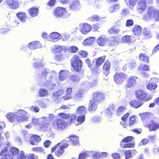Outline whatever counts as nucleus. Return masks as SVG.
<instances>
[{
	"instance_id": "1",
	"label": "nucleus",
	"mask_w": 159,
	"mask_h": 159,
	"mask_svg": "<svg viewBox=\"0 0 159 159\" xmlns=\"http://www.w3.org/2000/svg\"><path fill=\"white\" fill-rule=\"evenodd\" d=\"M142 121L146 124V127L150 131H155L159 129V119L150 112H145L139 114Z\"/></svg>"
},
{
	"instance_id": "2",
	"label": "nucleus",
	"mask_w": 159,
	"mask_h": 159,
	"mask_svg": "<svg viewBox=\"0 0 159 159\" xmlns=\"http://www.w3.org/2000/svg\"><path fill=\"white\" fill-rule=\"evenodd\" d=\"M68 142L67 141H62L57 143L52 147L51 152H55V154L57 157H62L65 152V149L67 148L70 145Z\"/></svg>"
},
{
	"instance_id": "3",
	"label": "nucleus",
	"mask_w": 159,
	"mask_h": 159,
	"mask_svg": "<svg viewBox=\"0 0 159 159\" xmlns=\"http://www.w3.org/2000/svg\"><path fill=\"white\" fill-rule=\"evenodd\" d=\"M143 18L146 20L154 19L155 21H159V10L151 6L147 9V13L144 15Z\"/></svg>"
},
{
	"instance_id": "4",
	"label": "nucleus",
	"mask_w": 159,
	"mask_h": 159,
	"mask_svg": "<svg viewBox=\"0 0 159 159\" xmlns=\"http://www.w3.org/2000/svg\"><path fill=\"white\" fill-rule=\"evenodd\" d=\"M71 70L73 71L80 72L81 70L83 62L80 57L74 55L70 60Z\"/></svg>"
},
{
	"instance_id": "5",
	"label": "nucleus",
	"mask_w": 159,
	"mask_h": 159,
	"mask_svg": "<svg viewBox=\"0 0 159 159\" xmlns=\"http://www.w3.org/2000/svg\"><path fill=\"white\" fill-rule=\"evenodd\" d=\"M135 96L138 99L142 101L143 102L151 100L153 98L152 95L148 94L142 89L135 91Z\"/></svg>"
},
{
	"instance_id": "6",
	"label": "nucleus",
	"mask_w": 159,
	"mask_h": 159,
	"mask_svg": "<svg viewBox=\"0 0 159 159\" xmlns=\"http://www.w3.org/2000/svg\"><path fill=\"white\" fill-rule=\"evenodd\" d=\"M134 137L131 136H128L124 138L120 143V145L122 148H132L135 146V143H128L132 142Z\"/></svg>"
},
{
	"instance_id": "7",
	"label": "nucleus",
	"mask_w": 159,
	"mask_h": 159,
	"mask_svg": "<svg viewBox=\"0 0 159 159\" xmlns=\"http://www.w3.org/2000/svg\"><path fill=\"white\" fill-rule=\"evenodd\" d=\"M67 126V124L65 121L60 118L56 119L53 123V127L55 129L62 130Z\"/></svg>"
},
{
	"instance_id": "8",
	"label": "nucleus",
	"mask_w": 159,
	"mask_h": 159,
	"mask_svg": "<svg viewBox=\"0 0 159 159\" xmlns=\"http://www.w3.org/2000/svg\"><path fill=\"white\" fill-rule=\"evenodd\" d=\"M127 75L122 72L116 73L113 76L114 81L117 84H120L126 79Z\"/></svg>"
},
{
	"instance_id": "9",
	"label": "nucleus",
	"mask_w": 159,
	"mask_h": 159,
	"mask_svg": "<svg viewBox=\"0 0 159 159\" xmlns=\"http://www.w3.org/2000/svg\"><path fill=\"white\" fill-rule=\"evenodd\" d=\"M15 114L17 117V121L18 122L27 121L29 119L27 115V113L23 110H19Z\"/></svg>"
},
{
	"instance_id": "10",
	"label": "nucleus",
	"mask_w": 159,
	"mask_h": 159,
	"mask_svg": "<svg viewBox=\"0 0 159 159\" xmlns=\"http://www.w3.org/2000/svg\"><path fill=\"white\" fill-rule=\"evenodd\" d=\"M138 77L135 76H132L129 77L126 80L125 87L127 88L133 87L137 85Z\"/></svg>"
},
{
	"instance_id": "11",
	"label": "nucleus",
	"mask_w": 159,
	"mask_h": 159,
	"mask_svg": "<svg viewBox=\"0 0 159 159\" xmlns=\"http://www.w3.org/2000/svg\"><path fill=\"white\" fill-rule=\"evenodd\" d=\"M106 56H103L97 58L95 59V63L94 64V73H98L99 70V68L103 64L104 62Z\"/></svg>"
},
{
	"instance_id": "12",
	"label": "nucleus",
	"mask_w": 159,
	"mask_h": 159,
	"mask_svg": "<svg viewBox=\"0 0 159 159\" xmlns=\"http://www.w3.org/2000/svg\"><path fill=\"white\" fill-rule=\"evenodd\" d=\"M66 12L65 8L58 7H56L54 10L53 14L55 17H61L63 16Z\"/></svg>"
},
{
	"instance_id": "13",
	"label": "nucleus",
	"mask_w": 159,
	"mask_h": 159,
	"mask_svg": "<svg viewBox=\"0 0 159 159\" xmlns=\"http://www.w3.org/2000/svg\"><path fill=\"white\" fill-rule=\"evenodd\" d=\"M105 97V94L102 92L97 91L93 93L92 99L99 103Z\"/></svg>"
},
{
	"instance_id": "14",
	"label": "nucleus",
	"mask_w": 159,
	"mask_h": 159,
	"mask_svg": "<svg viewBox=\"0 0 159 159\" xmlns=\"http://www.w3.org/2000/svg\"><path fill=\"white\" fill-rule=\"evenodd\" d=\"M6 3L10 8L15 10L20 7L19 2L17 0H6Z\"/></svg>"
},
{
	"instance_id": "15",
	"label": "nucleus",
	"mask_w": 159,
	"mask_h": 159,
	"mask_svg": "<svg viewBox=\"0 0 159 159\" xmlns=\"http://www.w3.org/2000/svg\"><path fill=\"white\" fill-rule=\"evenodd\" d=\"M111 63L108 60L104 62L102 67V72L106 76H107L109 74L111 67Z\"/></svg>"
},
{
	"instance_id": "16",
	"label": "nucleus",
	"mask_w": 159,
	"mask_h": 159,
	"mask_svg": "<svg viewBox=\"0 0 159 159\" xmlns=\"http://www.w3.org/2000/svg\"><path fill=\"white\" fill-rule=\"evenodd\" d=\"M147 0H138L137 10L139 12H143L147 7Z\"/></svg>"
},
{
	"instance_id": "17",
	"label": "nucleus",
	"mask_w": 159,
	"mask_h": 159,
	"mask_svg": "<svg viewBox=\"0 0 159 159\" xmlns=\"http://www.w3.org/2000/svg\"><path fill=\"white\" fill-rule=\"evenodd\" d=\"M80 29V31L83 34H86L92 30V27L90 25L86 23L83 24Z\"/></svg>"
},
{
	"instance_id": "18",
	"label": "nucleus",
	"mask_w": 159,
	"mask_h": 159,
	"mask_svg": "<svg viewBox=\"0 0 159 159\" xmlns=\"http://www.w3.org/2000/svg\"><path fill=\"white\" fill-rule=\"evenodd\" d=\"M157 79L155 78L151 79L150 82L146 86V88L149 90H153L155 89L157 87Z\"/></svg>"
},
{
	"instance_id": "19",
	"label": "nucleus",
	"mask_w": 159,
	"mask_h": 159,
	"mask_svg": "<svg viewBox=\"0 0 159 159\" xmlns=\"http://www.w3.org/2000/svg\"><path fill=\"white\" fill-rule=\"evenodd\" d=\"M98 102L92 99L89 101L88 105V110L89 111L93 112L95 111L97 108Z\"/></svg>"
},
{
	"instance_id": "20",
	"label": "nucleus",
	"mask_w": 159,
	"mask_h": 159,
	"mask_svg": "<svg viewBox=\"0 0 159 159\" xmlns=\"http://www.w3.org/2000/svg\"><path fill=\"white\" fill-rule=\"evenodd\" d=\"M108 40V38L105 36L102 35L97 39V43L99 46H104L105 45Z\"/></svg>"
},
{
	"instance_id": "21",
	"label": "nucleus",
	"mask_w": 159,
	"mask_h": 159,
	"mask_svg": "<svg viewBox=\"0 0 159 159\" xmlns=\"http://www.w3.org/2000/svg\"><path fill=\"white\" fill-rule=\"evenodd\" d=\"M80 4L79 0H73L70 4L69 7L72 10H77L80 7Z\"/></svg>"
},
{
	"instance_id": "22",
	"label": "nucleus",
	"mask_w": 159,
	"mask_h": 159,
	"mask_svg": "<svg viewBox=\"0 0 159 159\" xmlns=\"http://www.w3.org/2000/svg\"><path fill=\"white\" fill-rule=\"evenodd\" d=\"M144 102L139 100H134L131 101L129 104L132 107L138 108L142 106Z\"/></svg>"
},
{
	"instance_id": "23",
	"label": "nucleus",
	"mask_w": 159,
	"mask_h": 159,
	"mask_svg": "<svg viewBox=\"0 0 159 159\" xmlns=\"http://www.w3.org/2000/svg\"><path fill=\"white\" fill-rule=\"evenodd\" d=\"M16 16L21 21L25 22L28 18L27 13L24 11H20L16 14Z\"/></svg>"
},
{
	"instance_id": "24",
	"label": "nucleus",
	"mask_w": 159,
	"mask_h": 159,
	"mask_svg": "<svg viewBox=\"0 0 159 159\" xmlns=\"http://www.w3.org/2000/svg\"><path fill=\"white\" fill-rule=\"evenodd\" d=\"M28 12L31 17H34L38 15L39 9L35 7H33L28 9Z\"/></svg>"
},
{
	"instance_id": "25",
	"label": "nucleus",
	"mask_w": 159,
	"mask_h": 159,
	"mask_svg": "<svg viewBox=\"0 0 159 159\" xmlns=\"http://www.w3.org/2000/svg\"><path fill=\"white\" fill-rule=\"evenodd\" d=\"M41 140L40 137L37 135H31L30 139V143L32 145H35L39 142Z\"/></svg>"
},
{
	"instance_id": "26",
	"label": "nucleus",
	"mask_w": 159,
	"mask_h": 159,
	"mask_svg": "<svg viewBox=\"0 0 159 159\" xmlns=\"http://www.w3.org/2000/svg\"><path fill=\"white\" fill-rule=\"evenodd\" d=\"M28 46L30 49L33 50L40 48L41 44L39 41H35L29 44Z\"/></svg>"
},
{
	"instance_id": "27",
	"label": "nucleus",
	"mask_w": 159,
	"mask_h": 159,
	"mask_svg": "<svg viewBox=\"0 0 159 159\" xmlns=\"http://www.w3.org/2000/svg\"><path fill=\"white\" fill-rule=\"evenodd\" d=\"M70 141H68L70 142L73 145H75L79 144V138L78 137L75 135H71L69 137Z\"/></svg>"
},
{
	"instance_id": "28",
	"label": "nucleus",
	"mask_w": 159,
	"mask_h": 159,
	"mask_svg": "<svg viewBox=\"0 0 159 159\" xmlns=\"http://www.w3.org/2000/svg\"><path fill=\"white\" fill-rule=\"evenodd\" d=\"M34 62L33 64L34 68L36 69H40L43 67V64L41 61L35 59L34 60Z\"/></svg>"
},
{
	"instance_id": "29",
	"label": "nucleus",
	"mask_w": 159,
	"mask_h": 159,
	"mask_svg": "<svg viewBox=\"0 0 159 159\" xmlns=\"http://www.w3.org/2000/svg\"><path fill=\"white\" fill-rule=\"evenodd\" d=\"M60 34L56 32L52 33L49 35V40L51 41H55L59 39L60 38Z\"/></svg>"
},
{
	"instance_id": "30",
	"label": "nucleus",
	"mask_w": 159,
	"mask_h": 159,
	"mask_svg": "<svg viewBox=\"0 0 159 159\" xmlns=\"http://www.w3.org/2000/svg\"><path fill=\"white\" fill-rule=\"evenodd\" d=\"M68 71L66 70H61L59 73V79L60 81L64 80L66 78Z\"/></svg>"
},
{
	"instance_id": "31",
	"label": "nucleus",
	"mask_w": 159,
	"mask_h": 159,
	"mask_svg": "<svg viewBox=\"0 0 159 159\" xmlns=\"http://www.w3.org/2000/svg\"><path fill=\"white\" fill-rule=\"evenodd\" d=\"M141 27L138 25H135L132 28V31L136 36H139L141 33Z\"/></svg>"
},
{
	"instance_id": "32",
	"label": "nucleus",
	"mask_w": 159,
	"mask_h": 159,
	"mask_svg": "<svg viewBox=\"0 0 159 159\" xmlns=\"http://www.w3.org/2000/svg\"><path fill=\"white\" fill-rule=\"evenodd\" d=\"M95 39V38L93 37H89L84 39L82 44L84 46L90 45L94 42Z\"/></svg>"
},
{
	"instance_id": "33",
	"label": "nucleus",
	"mask_w": 159,
	"mask_h": 159,
	"mask_svg": "<svg viewBox=\"0 0 159 159\" xmlns=\"http://www.w3.org/2000/svg\"><path fill=\"white\" fill-rule=\"evenodd\" d=\"M6 116L8 120L11 122H13L15 120L17 121V117L15 113H9L6 115Z\"/></svg>"
},
{
	"instance_id": "34",
	"label": "nucleus",
	"mask_w": 159,
	"mask_h": 159,
	"mask_svg": "<svg viewBox=\"0 0 159 159\" xmlns=\"http://www.w3.org/2000/svg\"><path fill=\"white\" fill-rule=\"evenodd\" d=\"M91 153L89 151L82 152L79 154L78 159H85L90 156V154Z\"/></svg>"
},
{
	"instance_id": "35",
	"label": "nucleus",
	"mask_w": 159,
	"mask_h": 159,
	"mask_svg": "<svg viewBox=\"0 0 159 159\" xmlns=\"http://www.w3.org/2000/svg\"><path fill=\"white\" fill-rule=\"evenodd\" d=\"M85 62L92 72L94 73V60L91 62L90 59L88 58L85 59Z\"/></svg>"
},
{
	"instance_id": "36",
	"label": "nucleus",
	"mask_w": 159,
	"mask_h": 159,
	"mask_svg": "<svg viewBox=\"0 0 159 159\" xmlns=\"http://www.w3.org/2000/svg\"><path fill=\"white\" fill-rule=\"evenodd\" d=\"M77 117L74 114H72L71 115H69V117L67 120V125L69 124H70L72 123H75V122L76 120Z\"/></svg>"
},
{
	"instance_id": "37",
	"label": "nucleus",
	"mask_w": 159,
	"mask_h": 159,
	"mask_svg": "<svg viewBox=\"0 0 159 159\" xmlns=\"http://www.w3.org/2000/svg\"><path fill=\"white\" fill-rule=\"evenodd\" d=\"M139 60L145 63H149V57L145 55L144 54H140L139 55Z\"/></svg>"
},
{
	"instance_id": "38",
	"label": "nucleus",
	"mask_w": 159,
	"mask_h": 159,
	"mask_svg": "<svg viewBox=\"0 0 159 159\" xmlns=\"http://www.w3.org/2000/svg\"><path fill=\"white\" fill-rule=\"evenodd\" d=\"M117 40V39L116 37H111L108 44L109 46L111 47L117 44L118 43Z\"/></svg>"
},
{
	"instance_id": "39",
	"label": "nucleus",
	"mask_w": 159,
	"mask_h": 159,
	"mask_svg": "<svg viewBox=\"0 0 159 159\" xmlns=\"http://www.w3.org/2000/svg\"><path fill=\"white\" fill-rule=\"evenodd\" d=\"M143 35L145 39H147L151 38L152 36V34L150 31L145 30L143 32Z\"/></svg>"
},
{
	"instance_id": "40",
	"label": "nucleus",
	"mask_w": 159,
	"mask_h": 159,
	"mask_svg": "<svg viewBox=\"0 0 159 159\" xmlns=\"http://www.w3.org/2000/svg\"><path fill=\"white\" fill-rule=\"evenodd\" d=\"M76 120L78 123L75 124V125H80L85 121V116L84 115L79 116L77 118Z\"/></svg>"
},
{
	"instance_id": "41",
	"label": "nucleus",
	"mask_w": 159,
	"mask_h": 159,
	"mask_svg": "<svg viewBox=\"0 0 159 159\" xmlns=\"http://www.w3.org/2000/svg\"><path fill=\"white\" fill-rule=\"evenodd\" d=\"M138 70L141 72L143 71H148L149 70V67L148 66L146 65H142L138 67Z\"/></svg>"
},
{
	"instance_id": "42",
	"label": "nucleus",
	"mask_w": 159,
	"mask_h": 159,
	"mask_svg": "<svg viewBox=\"0 0 159 159\" xmlns=\"http://www.w3.org/2000/svg\"><path fill=\"white\" fill-rule=\"evenodd\" d=\"M0 155L5 157V159H12V157L8 153V152L6 151L5 150H2L0 153Z\"/></svg>"
},
{
	"instance_id": "43",
	"label": "nucleus",
	"mask_w": 159,
	"mask_h": 159,
	"mask_svg": "<svg viewBox=\"0 0 159 159\" xmlns=\"http://www.w3.org/2000/svg\"><path fill=\"white\" fill-rule=\"evenodd\" d=\"M10 152L13 156H16L19 152V150L17 148L12 147L9 149Z\"/></svg>"
},
{
	"instance_id": "44",
	"label": "nucleus",
	"mask_w": 159,
	"mask_h": 159,
	"mask_svg": "<svg viewBox=\"0 0 159 159\" xmlns=\"http://www.w3.org/2000/svg\"><path fill=\"white\" fill-rule=\"evenodd\" d=\"M92 152L90 154V156L92 157L94 159H99L100 157V152L94 151H89Z\"/></svg>"
},
{
	"instance_id": "45",
	"label": "nucleus",
	"mask_w": 159,
	"mask_h": 159,
	"mask_svg": "<svg viewBox=\"0 0 159 159\" xmlns=\"http://www.w3.org/2000/svg\"><path fill=\"white\" fill-rule=\"evenodd\" d=\"M48 94L47 90L44 89H40L39 92V97H44Z\"/></svg>"
},
{
	"instance_id": "46",
	"label": "nucleus",
	"mask_w": 159,
	"mask_h": 159,
	"mask_svg": "<svg viewBox=\"0 0 159 159\" xmlns=\"http://www.w3.org/2000/svg\"><path fill=\"white\" fill-rule=\"evenodd\" d=\"M136 123V117L134 115H132L129 118V126H131Z\"/></svg>"
},
{
	"instance_id": "47",
	"label": "nucleus",
	"mask_w": 159,
	"mask_h": 159,
	"mask_svg": "<svg viewBox=\"0 0 159 159\" xmlns=\"http://www.w3.org/2000/svg\"><path fill=\"white\" fill-rule=\"evenodd\" d=\"M119 30L118 29L116 28L115 27H113L108 30V32L111 34H117L119 32Z\"/></svg>"
},
{
	"instance_id": "48",
	"label": "nucleus",
	"mask_w": 159,
	"mask_h": 159,
	"mask_svg": "<svg viewBox=\"0 0 159 159\" xmlns=\"http://www.w3.org/2000/svg\"><path fill=\"white\" fill-rule=\"evenodd\" d=\"M121 40L124 43H130L131 40V36L129 35L124 36L122 37Z\"/></svg>"
},
{
	"instance_id": "49",
	"label": "nucleus",
	"mask_w": 159,
	"mask_h": 159,
	"mask_svg": "<svg viewBox=\"0 0 159 159\" xmlns=\"http://www.w3.org/2000/svg\"><path fill=\"white\" fill-rule=\"evenodd\" d=\"M135 151V150L133 149L126 151L125 152V159H129L131 157V152Z\"/></svg>"
},
{
	"instance_id": "50",
	"label": "nucleus",
	"mask_w": 159,
	"mask_h": 159,
	"mask_svg": "<svg viewBox=\"0 0 159 159\" xmlns=\"http://www.w3.org/2000/svg\"><path fill=\"white\" fill-rule=\"evenodd\" d=\"M85 108L84 106L79 107L76 111L77 113L80 114H82L85 113Z\"/></svg>"
},
{
	"instance_id": "51",
	"label": "nucleus",
	"mask_w": 159,
	"mask_h": 159,
	"mask_svg": "<svg viewBox=\"0 0 159 159\" xmlns=\"http://www.w3.org/2000/svg\"><path fill=\"white\" fill-rule=\"evenodd\" d=\"M84 92L83 91L79 90L75 94L74 97L76 99H79L80 98H82L83 97Z\"/></svg>"
},
{
	"instance_id": "52",
	"label": "nucleus",
	"mask_w": 159,
	"mask_h": 159,
	"mask_svg": "<svg viewBox=\"0 0 159 159\" xmlns=\"http://www.w3.org/2000/svg\"><path fill=\"white\" fill-rule=\"evenodd\" d=\"M68 50L70 53H75L78 51L79 49L75 46H72L69 48Z\"/></svg>"
},
{
	"instance_id": "53",
	"label": "nucleus",
	"mask_w": 159,
	"mask_h": 159,
	"mask_svg": "<svg viewBox=\"0 0 159 159\" xmlns=\"http://www.w3.org/2000/svg\"><path fill=\"white\" fill-rule=\"evenodd\" d=\"M69 79L70 80L73 82H78L80 79L77 75H75L70 76Z\"/></svg>"
},
{
	"instance_id": "54",
	"label": "nucleus",
	"mask_w": 159,
	"mask_h": 159,
	"mask_svg": "<svg viewBox=\"0 0 159 159\" xmlns=\"http://www.w3.org/2000/svg\"><path fill=\"white\" fill-rule=\"evenodd\" d=\"M32 150L34 152H44V149L42 147H34L32 148Z\"/></svg>"
},
{
	"instance_id": "55",
	"label": "nucleus",
	"mask_w": 159,
	"mask_h": 159,
	"mask_svg": "<svg viewBox=\"0 0 159 159\" xmlns=\"http://www.w3.org/2000/svg\"><path fill=\"white\" fill-rule=\"evenodd\" d=\"M79 54L83 58H86L87 56V52L84 50H80L79 52Z\"/></svg>"
},
{
	"instance_id": "56",
	"label": "nucleus",
	"mask_w": 159,
	"mask_h": 159,
	"mask_svg": "<svg viewBox=\"0 0 159 159\" xmlns=\"http://www.w3.org/2000/svg\"><path fill=\"white\" fill-rule=\"evenodd\" d=\"M26 157L23 151H21L18 156L17 159H26Z\"/></svg>"
},
{
	"instance_id": "57",
	"label": "nucleus",
	"mask_w": 159,
	"mask_h": 159,
	"mask_svg": "<svg viewBox=\"0 0 159 159\" xmlns=\"http://www.w3.org/2000/svg\"><path fill=\"white\" fill-rule=\"evenodd\" d=\"M100 17L98 15H94L90 18V20L92 21H97L100 19Z\"/></svg>"
},
{
	"instance_id": "58",
	"label": "nucleus",
	"mask_w": 159,
	"mask_h": 159,
	"mask_svg": "<svg viewBox=\"0 0 159 159\" xmlns=\"http://www.w3.org/2000/svg\"><path fill=\"white\" fill-rule=\"evenodd\" d=\"M64 58L63 55L61 53H59L55 56V59L57 61H61L63 60Z\"/></svg>"
},
{
	"instance_id": "59",
	"label": "nucleus",
	"mask_w": 159,
	"mask_h": 159,
	"mask_svg": "<svg viewBox=\"0 0 159 159\" xmlns=\"http://www.w3.org/2000/svg\"><path fill=\"white\" fill-rule=\"evenodd\" d=\"M125 109V107L122 106L118 107L116 111V115H118L120 113L123 111Z\"/></svg>"
},
{
	"instance_id": "60",
	"label": "nucleus",
	"mask_w": 159,
	"mask_h": 159,
	"mask_svg": "<svg viewBox=\"0 0 159 159\" xmlns=\"http://www.w3.org/2000/svg\"><path fill=\"white\" fill-rule=\"evenodd\" d=\"M134 24V21L132 19L128 20H126L125 25L127 27H131Z\"/></svg>"
},
{
	"instance_id": "61",
	"label": "nucleus",
	"mask_w": 159,
	"mask_h": 159,
	"mask_svg": "<svg viewBox=\"0 0 159 159\" xmlns=\"http://www.w3.org/2000/svg\"><path fill=\"white\" fill-rule=\"evenodd\" d=\"M93 30L94 32H99L100 26L98 24H95L93 25Z\"/></svg>"
},
{
	"instance_id": "62",
	"label": "nucleus",
	"mask_w": 159,
	"mask_h": 159,
	"mask_svg": "<svg viewBox=\"0 0 159 159\" xmlns=\"http://www.w3.org/2000/svg\"><path fill=\"white\" fill-rule=\"evenodd\" d=\"M58 115L65 119H68L69 117V114H65L64 113H60L58 114Z\"/></svg>"
},
{
	"instance_id": "63",
	"label": "nucleus",
	"mask_w": 159,
	"mask_h": 159,
	"mask_svg": "<svg viewBox=\"0 0 159 159\" xmlns=\"http://www.w3.org/2000/svg\"><path fill=\"white\" fill-rule=\"evenodd\" d=\"M113 159H120L121 158L120 154L117 153H113L111 154Z\"/></svg>"
},
{
	"instance_id": "64",
	"label": "nucleus",
	"mask_w": 159,
	"mask_h": 159,
	"mask_svg": "<svg viewBox=\"0 0 159 159\" xmlns=\"http://www.w3.org/2000/svg\"><path fill=\"white\" fill-rule=\"evenodd\" d=\"M27 159H38V156L33 154H30L27 157Z\"/></svg>"
}]
</instances>
